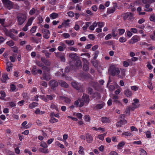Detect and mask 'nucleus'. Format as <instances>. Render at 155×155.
<instances>
[{
	"label": "nucleus",
	"mask_w": 155,
	"mask_h": 155,
	"mask_svg": "<svg viewBox=\"0 0 155 155\" xmlns=\"http://www.w3.org/2000/svg\"><path fill=\"white\" fill-rule=\"evenodd\" d=\"M58 121V120L53 117H51L50 122L51 123H54Z\"/></svg>",
	"instance_id": "42"
},
{
	"label": "nucleus",
	"mask_w": 155,
	"mask_h": 155,
	"mask_svg": "<svg viewBox=\"0 0 155 155\" xmlns=\"http://www.w3.org/2000/svg\"><path fill=\"white\" fill-rule=\"evenodd\" d=\"M62 35L65 38H68L70 36V35L67 33H64Z\"/></svg>",
	"instance_id": "59"
},
{
	"label": "nucleus",
	"mask_w": 155,
	"mask_h": 155,
	"mask_svg": "<svg viewBox=\"0 0 155 155\" xmlns=\"http://www.w3.org/2000/svg\"><path fill=\"white\" fill-rule=\"evenodd\" d=\"M110 71L112 75L115 76L117 74L119 75L120 71L118 68L116 67L113 65H111L110 68Z\"/></svg>",
	"instance_id": "3"
},
{
	"label": "nucleus",
	"mask_w": 155,
	"mask_h": 155,
	"mask_svg": "<svg viewBox=\"0 0 155 155\" xmlns=\"http://www.w3.org/2000/svg\"><path fill=\"white\" fill-rule=\"evenodd\" d=\"M140 155H147V153L146 151L143 149H140Z\"/></svg>",
	"instance_id": "41"
},
{
	"label": "nucleus",
	"mask_w": 155,
	"mask_h": 155,
	"mask_svg": "<svg viewBox=\"0 0 155 155\" xmlns=\"http://www.w3.org/2000/svg\"><path fill=\"white\" fill-rule=\"evenodd\" d=\"M35 113L36 114H43L45 113L43 111H41L39 109H37L35 111Z\"/></svg>",
	"instance_id": "40"
},
{
	"label": "nucleus",
	"mask_w": 155,
	"mask_h": 155,
	"mask_svg": "<svg viewBox=\"0 0 155 155\" xmlns=\"http://www.w3.org/2000/svg\"><path fill=\"white\" fill-rule=\"evenodd\" d=\"M146 137L148 138H150L151 137V134L150 131H147L145 132Z\"/></svg>",
	"instance_id": "55"
},
{
	"label": "nucleus",
	"mask_w": 155,
	"mask_h": 155,
	"mask_svg": "<svg viewBox=\"0 0 155 155\" xmlns=\"http://www.w3.org/2000/svg\"><path fill=\"white\" fill-rule=\"evenodd\" d=\"M74 104L77 107H81L84 105V103L81 99H80L79 100V101L78 100L75 101Z\"/></svg>",
	"instance_id": "10"
},
{
	"label": "nucleus",
	"mask_w": 155,
	"mask_h": 155,
	"mask_svg": "<svg viewBox=\"0 0 155 155\" xmlns=\"http://www.w3.org/2000/svg\"><path fill=\"white\" fill-rule=\"evenodd\" d=\"M127 123V121L125 120H123L118 121L116 124V126L117 127H120Z\"/></svg>",
	"instance_id": "15"
},
{
	"label": "nucleus",
	"mask_w": 155,
	"mask_h": 155,
	"mask_svg": "<svg viewBox=\"0 0 155 155\" xmlns=\"http://www.w3.org/2000/svg\"><path fill=\"white\" fill-rule=\"evenodd\" d=\"M122 135H123L126 136L128 137H131L133 136V134L132 133L129 132L128 131L123 132L122 133Z\"/></svg>",
	"instance_id": "32"
},
{
	"label": "nucleus",
	"mask_w": 155,
	"mask_h": 155,
	"mask_svg": "<svg viewBox=\"0 0 155 155\" xmlns=\"http://www.w3.org/2000/svg\"><path fill=\"white\" fill-rule=\"evenodd\" d=\"M91 24L90 22H87L85 23V25L83 26L82 28L84 31L86 30L87 29V27L89 26V25Z\"/></svg>",
	"instance_id": "39"
},
{
	"label": "nucleus",
	"mask_w": 155,
	"mask_h": 155,
	"mask_svg": "<svg viewBox=\"0 0 155 155\" xmlns=\"http://www.w3.org/2000/svg\"><path fill=\"white\" fill-rule=\"evenodd\" d=\"M150 19L151 21H155V15H151L150 18Z\"/></svg>",
	"instance_id": "64"
},
{
	"label": "nucleus",
	"mask_w": 155,
	"mask_h": 155,
	"mask_svg": "<svg viewBox=\"0 0 155 155\" xmlns=\"http://www.w3.org/2000/svg\"><path fill=\"white\" fill-rule=\"evenodd\" d=\"M101 120L103 123H109L110 120V119L107 117H102L101 118Z\"/></svg>",
	"instance_id": "20"
},
{
	"label": "nucleus",
	"mask_w": 155,
	"mask_h": 155,
	"mask_svg": "<svg viewBox=\"0 0 155 155\" xmlns=\"http://www.w3.org/2000/svg\"><path fill=\"white\" fill-rule=\"evenodd\" d=\"M39 150L45 153H48L49 152L48 149L46 148H40L39 149Z\"/></svg>",
	"instance_id": "34"
},
{
	"label": "nucleus",
	"mask_w": 155,
	"mask_h": 155,
	"mask_svg": "<svg viewBox=\"0 0 155 155\" xmlns=\"http://www.w3.org/2000/svg\"><path fill=\"white\" fill-rule=\"evenodd\" d=\"M37 28V27L36 26H33L32 27L30 30V32L31 34H33L36 31V29Z\"/></svg>",
	"instance_id": "43"
},
{
	"label": "nucleus",
	"mask_w": 155,
	"mask_h": 155,
	"mask_svg": "<svg viewBox=\"0 0 155 155\" xmlns=\"http://www.w3.org/2000/svg\"><path fill=\"white\" fill-rule=\"evenodd\" d=\"M50 107L52 109H55L57 111H58V105L54 102H53L51 104Z\"/></svg>",
	"instance_id": "18"
},
{
	"label": "nucleus",
	"mask_w": 155,
	"mask_h": 155,
	"mask_svg": "<svg viewBox=\"0 0 155 155\" xmlns=\"http://www.w3.org/2000/svg\"><path fill=\"white\" fill-rule=\"evenodd\" d=\"M59 85L61 87H68V84L64 81L59 80Z\"/></svg>",
	"instance_id": "19"
},
{
	"label": "nucleus",
	"mask_w": 155,
	"mask_h": 155,
	"mask_svg": "<svg viewBox=\"0 0 155 155\" xmlns=\"http://www.w3.org/2000/svg\"><path fill=\"white\" fill-rule=\"evenodd\" d=\"M27 124V122L26 121H25L22 123L21 125L23 126H25V128L27 129L31 126V124H29L25 126V125H26Z\"/></svg>",
	"instance_id": "31"
},
{
	"label": "nucleus",
	"mask_w": 155,
	"mask_h": 155,
	"mask_svg": "<svg viewBox=\"0 0 155 155\" xmlns=\"http://www.w3.org/2000/svg\"><path fill=\"white\" fill-rule=\"evenodd\" d=\"M42 70L43 71V73H46V72H49L50 71V69L44 66L42 67Z\"/></svg>",
	"instance_id": "50"
},
{
	"label": "nucleus",
	"mask_w": 155,
	"mask_h": 155,
	"mask_svg": "<svg viewBox=\"0 0 155 155\" xmlns=\"http://www.w3.org/2000/svg\"><path fill=\"white\" fill-rule=\"evenodd\" d=\"M140 37L137 36H133L129 41L130 44H133L140 41Z\"/></svg>",
	"instance_id": "9"
},
{
	"label": "nucleus",
	"mask_w": 155,
	"mask_h": 155,
	"mask_svg": "<svg viewBox=\"0 0 155 155\" xmlns=\"http://www.w3.org/2000/svg\"><path fill=\"white\" fill-rule=\"evenodd\" d=\"M68 48L71 51H74L75 52L77 51H78V49L76 48H74L73 47H70Z\"/></svg>",
	"instance_id": "61"
},
{
	"label": "nucleus",
	"mask_w": 155,
	"mask_h": 155,
	"mask_svg": "<svg viewBox=\"0 0 155 155\" xmlns=\"http://www.w3.org/2000/svg\"><path fill=\"white\" fill-rule=\"evenodd\" d=\"M6 44L10 47L13 46L15 45V43L14 41L12 40H10L6 42Z\"/></svg>",
	"instance_id": "45"
},
{
	"label": "nucleus",
	"mask_w": 155,
	"mask_h": 155,
	"mask_svg": "<svg viewBox=\"0 0 155 155\" xmlns=\"http://www.w3.org/2000/svg\"><path fill=\"white\" fill-rule=\"evenodd\" d=\"M97 25L100 28H102L104 26V23L103 22L99 21L97 22Z\"/></svg>",
	"instance_id": "53"
},
{
	"label": "nucleus",
	"mask_w": 155,
	"mask_h": 155,
	"mask_svg": "<svg viewBox=\"0 0 155 155\" xmlns=\"http://www.w3.org/2000/svg\"><path fill=\"white\" fill-rule=\"evenodd\" d=\"M9 37H10L12 39L15 41H17L18 39V38L17 37H16L15 36V35L13 34L12 33L10 35Z\"/></svg>",
	"instance_id": "44"
},
{
	"label": "nucleus",
	"mask_w": 155,
	"mask_h": 155,
	"mask_svg": "<svg viewBox=\"0 0 155 155\" xmlns=\"http://www.w3.org/2000/svg\"><path fill=\"white\" fill-rule=\"evenodd\" d=\"M78 153L79 154H84V152L83 151V147L81 146L79 147V150L78 151Z\"/></svg>",
	"instance_id": "56"
},
{
	"label": "nucleus",
	"mask_w": 155,
	"mask_h": 155,
	"mask_svg": "<svg viewBox=\"0 0 155 155\" xmlns=\"http://www.w3.org/2000/svg\"><path fill=\"white\" fill-rule=\"evenodd\" d=\"M76 63H77V64H76V65H77V66L78 67H81V61L78 60H77V61H76Z\"/></svg>",
	"instance_id": "58"
},
{
	"label": "nucleus",
	"mask_w": 155,
	"mask_h": 155,
	"mask_svg": "<svg viewBox=\"0 0 155 155\" xmlns=\"http://www.w3.org/2000/svg\"><path fill=\"white\" fill-rule=\"evenodd\" d=\"M76 53H70L69 54V57L71 59H74L76 56Z\"/></svg>",
	"instance_id": "48"
},
{
	"label": "nucleus",
	"mask_w": 155,
	"mask_h": 155,
	"mask_svg": "<svg viewBox=\"0 0 155 155\" xmlns=\"http://www.w3.org/2000/svg\"><path fill=\"white\" fill-rule=\"evenodd\" d=\"M34 19L35 18L34 17H31L29 18L28 19L25 26L23 28L22 30L25 31H28L29 29L28 27L31 25L32 22Z\"/></svg>",
	"instance_id": "4"
},
{
	"label": "nucleus",
	"mask_w": 155,
	"mask_h": 155,
	"mask_svg": "<svg viewBox=\"0 0 155 155\" xmlns=\"http://www.w3.org/2000/svg\"><path fill=\"white\" fill-rule=\"evenodd\" d=\"M2 81L5 83L6 81L9 78L8 76V75L6 74H4L2 75Z\"/></svg>",
	"instance_id": "28"
},
{
	"label": "nucleus",
	"mask_w": 155,
	"mask_h": 155,
	"mask_svg": "<svg viewBox=\"0 0 155 155\" xmlns=\"http://www.w3.org/2000/svg\"><path fill=\"white\" fill-rule=\"evenodd\" d=\"M71 84L73 87L75 88L79 91L83 92V88L80 84H78L75 81L72 82L71 83Z\"/></svg>",
	"instance_id": "6"
},
{
	"label": "nucleus",
	"mask_w": 155,
	"mask_h": 155,
	"mask_svg": "<svg viewBox=\"0 0 155 155\" xmlns=\"http://www.w3.org/2000/svg\"><path fill=\"white\" fill-rule=\"evenodd\" d=\"M134 102L132 103V106L129 107L126 109L128 111L130 110H134L135 109L138 107L140 106L139 100L137 99H135L133 100Z\"/></svg>",
	"instance_id": "2"
},
{
	"label": "nucleus",
	"mask_w": 155,
	"mask_h": 155,
	"mask_svg": "<svg viewBox=\"0 0 155 155\" xmlns=\"http://www.w3.org/2000/svg\"><path fill=\"white\" fill-rule=\"evenodd\" d=\"M55 97V95L54 94L51 95H47V98L48 100V101L49 100H53Z\"/></svg>",
	"instance_id": "29"
},
{
	"label": "nucleus",
	"mask_w": 155,
	"mask_h": 155,
	"mask_svg": "<svg viewBox=\"0 0 155 155\" xmlns=\"http://www.w3.org/2000/svg\"><path fill=\"white\" fill-rule=\"evenodd\" d=\"M134 16L133 14L131 12H127L123 15V18L124 20L126 19L127 18L129 17L130 19L132 18Z\"/></svg>",
	"instance_id": "13"
},
{
	"label": "nucleus",
	"mask_w": 155,
	"mask_h": 155,
	"mask_svg": "<svg viewBox=\"0 0 155 155\" xmlns=\"http://www.w3.org/2000/svg\"><path fill=\"white\" fill-rule=\"evenodd\" d=\"M119 41L120 42L123 43L127 41V39L125 38L121 37L120 38Z\"/></svg>",
	"instance_id": "52"
},
{
	"label": "nucleus",
	"mask_w": 155,
	"mask_h": 155,
	"mask_svg": "<svg viewBox=\"0 0 155 155\" xmlns=\"http://www.w3.org/2000/svg\"><path fill=\"white\" fill-rule=\"evenodd\" d=\"M49 85L52 89H54L58 85V83L55 80H51L49 82Z\"/></svg>",
	"instance_id": "11"
},
{
	"label": "nucleus",
	"mask_w": 155,
	"mask_h": 155,
	"mask_svg": "<svg viewBox=\"0 0 155 155\" xmlns=\"http://www.w3.org/2000/svg\"><path fill=\"white\" fill-rule=\"evenodd\" d=\"M56 143L57 144L58 146L61 148L63 149L64 148V145L60 143L58 141H56Z\"/></svg>",
	"instance_id": "57"
},
{
	"label": "nucleus",
	"mask_w": 155,
	"mask_h": 155,
	"mask_svg": "<svg viewBox=\"0 0 155 155\" xmlns=\"http://www.w3.org/2000/svg\"><path fill=\"white\" fill-rule=\"evenodd\" d=\"M42 52L44 53L46 57L47 58H50V56L51 55V54L49 53L46 50H43L42 51Z\"/></svg>",
	"instance_id": "38"
},
{
	"label": "nucleus",
	"mask_w": 155,
	"mask_h": 155,
	"mask_svg": "<svg viewBox=\"0 0 155 155\" xmlns=\"http://www.w3.org/2000/svg\"><path fill=\"white\" fill-rule=\"evenodd\" d=\"M66 43L69 46H72L74 44V42L73 40H66L65 41Z\"/></svg>",
	"instance_id": "22"
},
{
	"label": "nucleus",
	"mask_w": 155,
	"mask_h": 155,
	"mask_svg": "<svg viewBox=\"0 0 155 155\" xmlns=\"http://www.w3.org/2000/svg\"><path fill=\"white\" fill-rule=\"evenodd\" d=\"M5 7L8 9H11L13 7V3L9 0H2Z\"/></svg>",
	"instance_id": "5"
},
{
	"label": "nucleus",
	"mask_w": 155,
	"mask_h": 155,
	"mask_svg": "<svg viewBox=\"0 0 155 155\" xmlns=\"http://www.w3.org/2000/svg\"><path fill=\"white\" fill-rule=\"evenodd\" d=\"M120 70L122 77H124L125 75L126 70L124 69H121Z\"/></svg>",
	"instance_id": "60"
},
{
	"label": "nucleus",
	"mask_w": 155,
	"mask_h": 155,
	"mask_svg": "<svg viewBox=\"0 0 155 155\" xmlns=\"http://www.w3.org/2000/svg\"><path fill=\"white\" fill-rule=\"evenodd\" d=\"M50 116H51V117H59V113L55 114L54 113L52 112L51 113Z\"/></svg>",
	"instance_id": "54"
},
{
	"label": "nucleus",
	"mask_w": 155,
	"mask_h": 155,
	"mask_svg": "<svg viewBox=\"0 0 155 155\" xmlns=\"http://www.w3.org/2000/svg\"><path fill=\"white\" fill-rule=\"evenodd\" d=\"M93 97L97 99H98L101 97V95L99 93L96 92L94 94Z\"/></svg>",
	"instance_id": "37"
},
{
	"label": "nucleus",
	"mask_w": 155,
	"mask_h": 155,
	"mask_svg": "<svg viewBox=\"0 0 155 155\" xmlns=\"http://www.w3.org/2000/svg\"><path fill=\"white\" fill-rule=\"evenodd\" d=\"M124 94L127 97H130L132 95V92L129 89H126L124 91Z\"/></svg>",
	"instance_id": "21"
},
{
	"label": "nucleus",
	"mask_w": 155,
	"mask_h": 155,
	"mask_svg": "<svg viewBox=\"0 0 155 155\" xmlns=\"http://www.w3.org/2000/svg\"><path fill=\"white\" fill-rule=\"evenodd\" d=\"M39 97L45 102L48 101V100L47 98V96L45 97V96L43 95H41L39 96Z\"/></svg>",
	"instance_id": "49"
},
{
	"label": "nucleus",
	"mask_w": 155,
	"mask_h": 155,
	"mask_svg": "<svg viewBox=\"0 0 155 155\" xmlns=\"http://www.w3.org/2000/svg\"><path fill=\"white\" fill-rule=\"evenodd\" d=\"M86 141L88 143H90L93 140V138L91 134L87 133L86 134Z\"/></svg>",
	"instance_id": "16"
},
{
	"label": "nucleus",
	"mask_w": 155,
	"mask_h": 155,
	"mask_svg": "<svg viewBox=\"0 0 155 155\" xmlns=\"http://www.w3.org/2000/svg\"><path fill=\"white\" fill-rule=\"evenodd\" d=\"M125 144V143L123 141H122L121 142L119 143L117 147L119 148V147H122L123 146H124Z\"/></svg>",
	"instance_id": "63"
},
{
	"label": "nucleus",
	"mask_w": 155,
	"mask_h": 155,
	"mask_svg": "<svg viewBox=\"0 0 155 155\" xmlns=\"http://www.w3.org/2000/svg\"><path fill=\"white\" fill-rule=\"evenodd\" d=\"M112 99L113 102L116 104H121V103L119 100V97L118 96L114 95H113Z\"/></svg>",
	"instance_id": "14"
},
{
	"label": "nucleus",
	"mask_w": 155,
	"mask_h": 155,
	"mask_svg": "<svg viewBox=\"0 0 155 155\" xmlns=\"http://www.w3.org/2000/svg\"><path fill=\"white\" fill-rule=\"evenodd\" d=\"M35 12H38V10L35 9L34 8H32L29 11V14L31 15H33Z\"/></svg>",
	"instance_id": "30"
},
{
	"label": "nucleus",
	"mask_w": 155,
	"mask_h": 155,
	"mask_svg": "<svg viewBox=\"0 0 155 155\" xmlns=\"http://www.w3.org/2000/svg\"><path fill=\"white\" fill-rule=\"evenodd\" d=\"M38 103L33 102L29 105V107L31 109H32L38 106Z\"/></svg>",
	"instance_id": "26"
},
{
	"label": "nucleus",
	"mask_w": 155,
	"mask_h": 155,
	"mask_svg": "<svg viewBox=\"0 0 155 155\" xmlns=\"http://www.w3.org/2000/svg\"><path fill=\"white\" fill-rule=\"evenodd\" d=\"M12 50L14 52L18 53V48L16 46H14L12 48Z\"/></svg>",
	"instance_id": "62"
},
{
	"label": "nucleus",
	"mask_w": 155,
	"mask_h": 155,
	"mask_svg": "<svg viewBox=\"0 0 155 155\" xmlns=\"http://www.w3.org/2000/svg\"><path fill=\"white\" fill-rule=\"evenodd\" d=\"M42 33L43 34V37L46 39H48L49 38L50 32L48 30L43 29Z\"/></svg>",
	"instance_id": "8"
},
{
	"label": "nucleus",
	"mask_w": 155,
	"mask_h": 155,
	"mask_svg": "<svg viewBox=\"0 0 155 155\" xmlns=\"http://www.w3.org/2000/svg\"><path fill=\"white\" fill-rule=\"evenodd\" d=\"M43 77L42 79L45 80L46 81H48L51 79L50 75L48 73H43Z\"/></svg>",
	"instance_id": "17"
},
{
	"label": "nucleus",
	"mask_w": 155,
	"mask_h": 155,
	"mask_svg": "<svg viewBox=\"0 0 155 155\" xmlns=\"http://www.w3.org/2000/svg\"><path fill=\"white\" fill-rule=\"evenodd\" d=\"M104 104H105L104 103H102L100 104H98L96 105L95 108L97 109H101L103 108Z\"/></svg>",
	"instance_id": "33"
},
{
	"label": "nucleus",
	"mask_w": 155,
	"mask_h": 155,
	"mask_svg": "<svg viewBox=\"0 0 155 155\" xmlns=\"http://www.w3.org/2000/svg\"><path fill=\"white\" fill-rule=\"evenodd\" d=\"M70 21V20L68 19L66 20H64L62 23V25L65 27H68L69 26V22Z\"/></svg>",
	"instance_id": "27"
},
{
	"label": "nucleus",
	"mask_w": 155,
	"mask_h": 155,
	"mask_svg": "<svg viewBox=\"0 0 155 155\" xmlns=\"http://www.w3.org/2000/svg\"><path fill=\"white\" fill-rule=\"evenodd\" d=\"M115 10V8L114 7H113L111 8H108L107 12L108 14H111L113 13Z\"/></svg>",
	"instance_id": "36"
},
{
	"label": "nucleus",
	"mask_w": 155,
	"mask_h": 155,
	"mask_svg": "<svg viewBox=\"0 0 155 155\" xmlns=\"http://www.w3.org/2000/svg\"><path fill=\"white\" fill-rule=\"evenodd\" d=\"M82 100L84 103H85L87 104L89 102L90 99L89 97V96L86 94H84L83 96L82 97Z\"/></svg>",
	"instance_id": "12"
},
{
	"label": "nucleus",
	"mask_w": 155,
	"mask_h": 155,
	"mask_svg": "<svg viewBox=\"0 0 155 155\" xmlns=\"http://www.w3.org/2000/svg\"><path fill=\"white\" fill-rule=\"evenodd\" d=\"M150 5H145L146 9L145 11L147 12H151L152 11V9L151 8H149Z\"/></svg>",
	"instance_id": "46"
},
{
	"label": "nucleus",
	"mask_w": 155,
	"mask_h": 155,
	"mask_svg": "<svg viewBox=\"0 0 155 155\" xmlns=\"http://www.w3.org/2000/svg\"><path fill=\"white\" fill-rule=\"evenodd\" d=\"M27 18L26 14L25 13H19L17 16V21L18 25H21L24 23Z\"/></svg>",
	"instance_id": "1"
},
{
	"label": "nucleus",
	"mask_w": 155,
	"mask_h": 155,
	"mask_svg": "<svg viewBox=\"0 0 155 155\" xmlns=\"http://www.w3.org/2000/svg\"><path fill=\"white\" fill-rule=\"evenodd\" d=\"M117 29H114L112 30V35L113 37L115 38L118 35V33H116L117 32Z\"/></svg>",
	"instance_id": "35"
},
{
	"label": "nucleus",
	"mask_w": 155,
	"mask_h": 155,
	"mask_svg": "<svg viewBox=\"0 0 155 155\" xmlns=\"http://www.w3.org/2000/svg\"><path fill=\"white\" fill-rule=\"evenodd\" d=\"M54 53L55 54L56 56L60 58L61 61L63 62L65 61V55L64 53L56 52H55Z\"/></svg>",
	"instance_id": "7"
},
{
	"label": "nucleus",
	"mask_w": 155,
	"mask_h": 155,
	"mask_svg": "<svg viewBox=\"0 0 155 155\" xmlns=\"http://www.w3.org/2000/svg\"><path fill=\"white\" fill-rule=\"evenodd\" d=\"M40 146L44 148H46L48 147V145L44 141L41 142Z\"/></svg>",
	"instance_id": "47"
},
{
	"label": "nucleus",
	"mask_w": 155,
	"mask_h": 155,
	"mask_svg": "<svg viewBox=\"0 0 155 155\" xmlns=\"http://www.w3.org/2000/svg\"><path fill=\"white\" fill-rule=\"evenodd\" d=\"M105 134H103L101 135H99L97 137V138H98L101 140H103L104 139V137L105 136Z\"/></svg>",
	"instance_id": "51"
},
{
	"label": "nucleus",
	"mask_w": 155,
	"mask_h": 155,
	"mask_svg": "<svg viewBox=\"0 0 155 155\" xmlns=\"http://www.w3.org/2000/svg\"><path fill=\"white\" fill-rule=\"evenodd\" d=\"M125 32V30L124 29L119 28L117 29V32L119 35H121L123 34Z\"/></svg>",
	"instance_id": "25"
},
{
	"label": "nucleus",
	"mask_w": 155,
	"mask_h": 155,
	"mask_svg": "<svg viewBox=\"0 0 155 155\" xmlns=\"http://www.w3.org/2000/svg\"><path fill=\"white\" fill-rule=\"evenodd\" d=\"M49 16L51 19H54L58 18V15L57 13L54 12L51 14Z\"/></svg>",
	"instance_id": "24"
},
{
	"label": "nucleus",
	"mask_w": 155,
	"mask_h": 155,
	"mask_svg": "<svg viewBox=\"0 0 155 155\" xmlns=\"http://www.w3.org/2000/svg\"><path fill=\"white\" fill-rule=\"evenodd\" d=\"M3 29L5 35L9 37L10 35L12 33V31L11 30L8 31L7 29L5 28H4Z\"/></svg>",
	"instance_id": "23"
}]
</instances>
